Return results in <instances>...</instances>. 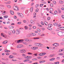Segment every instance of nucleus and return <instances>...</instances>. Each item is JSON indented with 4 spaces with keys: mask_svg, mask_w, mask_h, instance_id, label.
Instances as JSON below:
<instances>
[{
    "mask_svg": "<svg viewBox=\"0 0 64 64\" xmlns=\"http://www.w3.org/2000/svg\"><path fill=\"white\" fill-rule=\"evenodd\" d=\"M14 19H16L17 18V17L16 16H14Z\"/></svg>",
    "mask_w": 64,
    "mask_h": 64,
    "instance_id": "0e129e2a",
    "label": "nucleus"
},
{
    "mask_svg": "<svg viewBox=\"0 0 64 64\" xmlns=\"http://www.w3.org/2000/svg\"><path fill=\"white\" fill-rule=\"evenodd\" d=\"M35 46L34 47H32L31 48V49L32 50H35Z\"/></svg>",
    "mask_w": 64,
    "mask_h": 64,
    "instance_id": "dca6fc26",
    "label": "nucleus"
},
{
    "mask_svg": "<svg viewBox=\"0 0 64 64\" xmlns=\"http://www.w3.org/2000/svg\"><path fill=\"white\" fill-rule=\"evenodd\" d=\"M59 46V44L58 43H56V47H57Z\"/></svg>",
    "mask_w": 64,
    "mask_h": 64,
    "instance_id": "5fc2aeb1",
    "label": "nucleus"
},
{
    "mask_svg": "<svg viewBox=\"0 0 64 64\" xmlns=\"http://www.w3.org/2000/svg\"><path fill=\"white\" fill-rule=\"evenodd\" d=\"M58 55H64V54L62 53H59L58 54Z\"/></svg>",
    "mask_w": 64,
    "mask_h": 64,
    "instance_id": "5701e85b",
    "label": "nucleus"
},
{
    "mask_svg": "<svg viewBox=\"0 0 64 64\" xmlns=\"http://www.w3.org/2000/svg\"><path fill=\"white\" fill-rule=\"evenodd\" d=\"M52 45L54 46H55V47H56V43H55L54 44H53Z\"/></svg>",
    "mask_w": 64,
    "mask_h": 64,
    "instance_id": "e433bc0d",
    "label": "nucleus"
},
{
    "mask_svg": "<svg viewBox=\"0 0 64 64\" xmlns=\"http://www.w3.org/2000/svg\"><path fill=\"white\" fill-rule=\"evenodd\" d=\"M23 22L24 23H26V21L25 20H24Z\"/></svg>",
    "mask_w": 64,
    "mask_h": 64,
    "instance_id": "69168bd1",
    "label": "nucleus"
},
{
    "mask_svg": "<svg viewBox=\"0 0 64 64\" xmlns=\"http://www.w3.org/2000/svg\"><path fill=\"white\" fill-rule=\"evenodd\" d=\"M37 30L38 31H39V32H40V29L38 28L37 29Z\"/></svg>",
    "mask_w": 64,
    "mask_h": 64,
    "instance_id": "bf43d9fd",
    "label": "nucleus"
},
{
    "mask_svg": "<svg viewBox=\"0 0 64 64\" xmlns=\"http://www.w3.org/2000/svg\"><path fill=\"white\" fill-rule=\"evenodd\" d=\"M19 51L21 53H24L26 52V50L24 49H22V50H20Z\"/></svg>",
    "mask_w": 64,
    "mask_h": 64,
    "instance_id": "f03ea898",
    "label": "nucleus"
},
{
    "mask_svg": "<svg viewBox=\"0 0 64 64\" xmlns=\"http://www.w3.org/2000/svg\"><path fill=\"white\" fill-rule=\"evenodd\" d=\"M41 24L42 25H44V23H43V22H41Z\"/></svg>",
    "mask_w": 64,
    "mask_h": 64,
    "instance_id": "052dcab7",
    "label": "nucleus"
},
{
    "mask_svg": "<svg viewBox=\"0 0 64 64\" xmlns=\"http://www.w3.org/2000/svg\"><path fill=\"white\" fill-rule=\"evenodd\" d=\"M9 28L10 29H11V28H14V26H9Z\"/></svg>",
    "mask_w": 64,
    "mask_h": 64,
    "instance_id": "6ab92c4d",
    "label": "nucleus"
},
{
    "mask_svg": "<svg viewBox=\"0 0 64 64\" xmlns=\"http://www.w3.org/2000/svg\"><path fill=\"white\" fill-rule=\"evenodd\" d=\"M17 14H18L19 16L20 17H21V18H23V17H24V15L23 14L19 12H18Z\"/></svg>",
    "mask_w": 64,
    "mask_h": 64,
    "instance_id": "7ed1b4c3",
    "label": "nucleus"
},
{
    "mask_svg": "<svg viewBox=\"0 0 64 64\" xmlns=\"http://www.w3.org/2000/svg\"><path fill=\"white\" fill-rule=\"evenodd\" d=\"M63 51H64V50H63V49H60L59 50L58 52H61Z\"/></svg>",
    "mask_w": 64,
    "mask_h": 64,
    "instance_id": "f8f14e48",
    "label": "nucleus"
},
{
    "mask_svg": "<svg viewBox=\"0 0 64 64\" xmlns=\"http://www.w3.org/2000/svg\"><path fill=\"white\" fill-rule=\"evenodd\" d=\"M20 33V30H17L16 31V34H19Z\"/></svg>",
    "mask_w": 64,
    "mask_h": 64,
    "instance_id": "423d86ee",
    "label": "nucleus"
},
{
    "mask_svg": "<svg viewBox=\"0 0 64 64\" xmlns=\"http://www.w3.org/2000/svg\"><path fill=\"white\" fill-rule=\"evenodd\" d=\"M8 35H10L11 34V32H8Z\"/></svg>",
    "mask_w": 64,
    "mask_h": 64,
    "instance_id": "a19ab883",
    "label": "nucleus"
},
{
    "mask_svg": "<svg viewBox=\"0 0 64 64\" xmlns=\"http://www.w3.org/2000/svg\"><path fill=\"white\" fill-rule=\"evenodd\" d=\"M7 42H6V41H4V42H2L3 44H6Z\"/></svg>",
    "mask_w": 64,
    "mask_h": 64,
    "instance_id": "cd10ccee",
    "label": "nucleus"
},
{
    "mask_svg": "<svg viewBox=\"0 0 64 64\" xmlns=\"http://www.w3.org/2000/svg\"><path fill=\"white\" fill-rule=\"evenodd\" d=\"M8 16H4V17L5 18H7V17H8Z\"/></svg>",
    "mask_w": 64,
    "mask_h": 64,
    "instance_id": "4d7b16f0",
    "label": "nucleus"
},
{
    "mask_svg": "<svg viewBox=\"0 0 64 64\" xmlns=\"http://www.w3.org/2000/svg\"><path fill=\"white\" fill-rule=\"evenodd\" d=\"M62 32H59L57 33V34L59 36H61Z\"/></svg>",
    "mask_w": 64,
    "mask_h": 64,
    "instance_id": "0eeeda50",
    "label": "nucleus"
},
{
    "mask_svg": "<svg viewBox=\"0 0 64 64\" xmlns=\"http://www.w3.org/2000/svg\"><path fill=\"white\" fill-rule=\"evenodd\" d=\"M5 11H4V12H3V10L1 11V13H2V15H5Z\"/></svg>",
    "mask_w": 64,
    "mask_h": 64,
    "instance_id": "6e6552de",
    "label": "nucleus"
},
{
    "mask_svg": "<svg viewBox=\"0 0 64 64\" xmlns=\"http://www.w3.org/2000/svg\"><path fill=\"white\" fill-rule=\"evenodd\" d=\"M55 58H51L50 60V61H53V60H55Z\"/></svg>",
    "mask_w": 64,
    "mask_h": 64,
    "instance_id": "412c9836",
    "label": "nucleus"
},
{
    "mask_svg": "<svg viewBox=\"0 0 64 64\" xmlns=\"http://www.w3.org/2000/svg\"><path fill=\"white\" fill-rule=\"evenodd\" d=\"M50 19V17L49 16H48V20H49Z\"/></svg>",
    "mask_w": 64,
    "mask_h": 64,
    "instance_id": "c03bdc74",
    "label": "nucleus"
},
{
    "mask_svg": "<svg viewBox=\"0 0 64 64\" xmlns=\"http://www.w3.org/2000/svg\"><path fill=\"white\" fill-rule=\"evenodd\" d=\"M30 23H32L33 22V20H31L30 21Z\"/></svg>",
    "mask_w": 64,
    "mask_h": 64,
    "instance_id": "37998d69",
    "label": "nucleus"
},
{
    "mask_svg": "<svg viewBox=\"0 0 64 64\" xmlns=\"http://www.w3.org/2000/svg\"><path fill=\"white\" fill-rule=\"evenodd\" d=\"M38 6H39L38 5V4H37L36 6V8H37V7H38Z\"/></svg>",
    "mask_w": 64,
    "mask_h": 64,
    "instance_id": "6e6d98bb",
    "label": "nucleus"
},
{
    "mask_svg": "<svg viewBox=\"0 0 64 64\" xmlns=\"http://www.w3.org/2000/svg\"><path fill=\"white\" fill-rule=\"evenodd\" d=\"M32 28L34 29H35L36 28V27L35 26H34L32 27Z\"/></svg>",
    "mask_w": 64,
    "mask_h": 64,
    "instance_id": "de8ad7c7",
    "label": "nucleus"
},
{
    "mask_svg": "<svg viewBox=\"0 0 64 64\" xmlns=\"http://www.w3.org/2000/svg\"><path fill=\"white\" fill-rule=\"evenodd\" d=\"M62 0H60V4H62Z\"/></svg>",
    "mask_w": 64,
    "mask_h": 64,
    "instance_id": "338daca9",
    "label": "nucleus"
},
{
    "mask_svg": "<svg viewBox=\"0 0 64 64\" xmlns=\"http://www.w3.org/2000/svg\"><path fill=\"white\" fill-rule=\"evenodd\" d=\"M28 40H29V42H32V40L31 39H29Z\"/></svg>",
    "mask_w": 64,
    "mask_h": 64,
    "instance_id": "680f3d73",
    "label": "nucleus"
},
{
    "mask_svg": "<svg viewBox=\"0 0 64 64\" xmlns=\"http://www.w3.org/2000/svg\"><path fill=\"white\" fill-rule=\"evenodd\" d=\"M35 45H36V46H39V44H38L37 43H36L35 44Z\"/></svg>",
    "mask_w": 64,
    "mask_h": 64,
    "instance_id": "c756f323",
    "label": "nucleus"
},
{
    "mask_svg": "<svg viewBox=\"0 0 64 64\" xmlns=\"http://www.w3.org/2000/svg\"><path fill=\"white\" fill-rule=\"evenodd\" d=\"M51 33L53 35H54L55 34V32H54V31L51 32Z\"/></svg>",
    "mask_w": 64,
    "mask_h": 64,
    "instance_id": "2eb2a0df",
    "label": "nucleus"
},
{
    "mask_svg": "<svg viewBox=\"0 0 64 64\" xmlns=\"http://www.w3.org/2000/svg\"><path fill=\"white\" fill-rule=\"evenodd\" d=\"M55 56V55L54 54H53L52 55H50V57H53L54 56Z\"/></svg>",
    "mask_w": 64,
    "mask_h": 64,
    "instance_id": "2f4dec72",
    "label": "nucleus"
},
{
    "mask_svg": "<svg viewBox=\"0 0 64 64\" xmlns=\"http://www.w3.org/2000/svg\"><path fill=\"white\" fill-rule=\"evenodd\" d=\"M45 62V60L40 61V63H41V62Z\"/></svg>",
    "mask_w": 64,
    "mask_h": 64,
    "instance_id": "c9c22d12",
    "label": "nucleus"
},
{
    "mask_svg": "<svg viewBox=\"0 0 64 64\" xmlns=\"http://www.w3.org/2000/svg\"><path fill=\"white\" fill-rule=\"evenodd\" d=\"M50 6L51 7H53V4H50Z\"/></svg>",
    "mask_w": 64,
    "mask_h": 64,
    "instance_id": "3c124183",
    "label": "nucleus"
},
{
    "mask_svg": "<svg viewBox=\"0 0 64 64\" xmlns=\"http://www.w3.org/2000/svg\"><path fill=\"white\" fill-rule=\"evenodd\" d=\"M23 44H24V45H26V43L25 42H22Z\"/></svg>",
    "mask_w": 64,
    "mask_h": 64,
    "instance_id": "13d9d810",
    "label": "nucleus"
},
{
    "mask_svg": "<svg viewBox=\"0 0 64 64\" xmlns=\"http://www.w3.org/2000/svg\"><path fill=\"white\" fill-rule=\"evenodd\" d=\"M43 5H44V4H40V7H42V6H43Z\"/></svg>",
    "mask_w": 64,
    "mask_h": 64,
    "instance_id": "864d4df0",
    "label": "nucleus"
},
{
    "mask_svg": "<svg viewBox=\"0 0 64 64\" xmlns=\"http://www.w3.org/2000/svg\"><path fill=\"white\" fill-rule=\"evenodd\" d=\"M36 13H34V16L33 18H36Z\"/></svg>",
    "mask_w": 64,
    "mask_h": 64,
    "instance_id": "1a4fd4ad",
    "label": "nucleus"
},
{
    "mask_svg": "<svg viewBox=\"0 0 64 64\" xmlns=\"http://www.w3.org/2000/svg\"><path fill=\"white\" fill-rule=\"evenodd\" d=\"M26 57H28V59H30V58H32V57L30 56H27Z\"/></svg>",
    "mask_w": 64,
    "mask_h": 64,
    "instance_id": "c85d7f7f",
    "label": "nucleus"
},
{
    "mask_svg": "<svg viewBox=\"0 0 64 64\" xmlns=\"http://www.w3.org/2000/svg\"><path fill=\"white\" fill-rule=\"evenodd\" d=\"M26 36L27 37H30V35L29 34H28L26 35Z\"/></svg>",
    "mask_w": 64,
    "mask_h": 64,
    "instance_id": "603ef678",
    "label": "nucleus"
},
{
    "mask_svg": "<svg viewBox=\"0 0 64 64\" xmlns=\"http://www.w3.org/2000/svg\"><path fill=\"white\" fill-rule=\"evenodd\" d=\"M2 35V36L4 38H7V35L4 34L2 33L1 34Z\"/></svg>",
    "mask_w": 64,
    "mask_h": 64,
    "instance_id": "39448f33",
    "label": "nucleus"
},
{
    "mask_svg": "<svg viewBox=\"0 0 64 64\" xmlns=\"http://www.w3.org/2000/svg\"><path fill=\"white\" fill-rule=\"evenodd\" d=\"M48 30H52V28H48Z\"/></svg>",
    "mask_w": 64,
    "mask_h": 64,
    "instance_id": "8fccbe9b",
    "label": "nucleus"
},
{
    "mask_svg": "<svg viewBox=\"0 0 64 64\" xmlns=\"http://www.w3.org/2000/svg\"><path fill=\"white\" fill-rule=\"evenodd\" d=\"M33 10V7H32L31 8H30V12H32Z\"/></svg>",
    "mask_w": 64,
    "mask_h": 64,
    "instance_id": "4468645a",
    "label": "nucleus"
},
{
    "mask_svg": "<svg viewBox=\"0 0 64 64\" xmlns=\"http://www.w3.org/2000/svg\"><path fill=\"white\" fill-rule=\"evenodd\" d=\"M41 55H42V56H43V55H45L46 54V53H41Z\"/></svg>",
    "mask_w": 64,
    "mask_h": 64,
    "instance_id": "b1692460",
    "label": "nucleus"
},
{
    "mask_svg": "<svg viewBox=\"0 0 64 64\" xmlns=\"http://www.w3.org/2000/svg\"><path fill=\"white\" fill-rule=\"evenodd\" d=\"M31 29H32L31 28H28V30H31Z\"/></svg>",
    "mask_w": 64,
    "mask_h": 64,
    "instance_id": "774afa93",
    "label": "nucleus"
},
{
    "mask_svg": "<svg viewBox=\"0 0 64 64\" xmlns=\"http://www.w3.org/2000/svg\"><path fill=\"white\" fill-rule=\"evenodd\" d=\"M24 40L26 42H28V39L27 38H25L24 40H17L16 41L17 43H19L23 42V41H24Z\"/></svg>",
    "mask_w": 64,
    "mask_h": 64,
    "instance_id": "f257e3e1",
    "label": "nucleus"
},
{
    "mask_svg": "<svg viewBox=\"0 0 64 64\" xmlns=\"http://www.w3.org/2000/svg\"><path fill=\"white\" fill-rule=\"evenodd\" d=\"M64 36V32H62V34L61 36Z\"/></svg>",
    "mask_w": 64,
    "mask_h": 64,
    "instance_id": "4be33fe9",
    "label": "nucleus"
},
{
    "mask_svg": "<svg viewBox=\"0 0 64 64\" xmlns=\"http://www.w3.org/2000/svg\"><path fill=\"white\" fill-rule=\"evenodd\" d=\"M32 60H33V61H36L37 60V59L36 58H33L32 59Z\"/></svg>",
    "mask_w": 64,
    "mask_h": 64,
    "instance_id": "ea45409f",
    "label": "nucleus"
},
{
    "mask_svg": "<svg viewBox=\"0 0 64 64\" xmlns=\"http://www.w3.org/2000/svg\"><path fill=\"white\" fill-rule=\"evenodd\" d=\"M38 8H37L36 10V12H38Z\"/></svg>",
    "mask_w": 64,
    "mask_h": 64,
    "instance_id": "09e8293b",
    "label": "nucleus"
},
{
    "mask_svg": "<svg viewBox=\"0 0 64 64\" xmlns=\"http://www.w3.org/2000/svg\"><path fill=\"white\" fill-rule=\"evenodd\" d=\"M61 44L62 45H64V42H62L61 43Z\"/></svg>",
    "mask_w": 64,
    "mask_h": 64,
    "instance_id": "e2e57ef3",
    "label": "nucleus"
},
{
    "mask_svg": "<svg viewBox=\"0 0 64 64\" xmlns=\"http://www.w3.org/2000/svg\"><path fill=\"white\" fill-rule=\"evenodd\" d=\"M24 28L25 30H27V29H28V26H25L24 27Z\"/></svg>",
    "mask_w": 64,
    "mask_h": 64,
    "instance_id": "bb28decb",
    "label": "nucleus"
},
{
    "mask_svg": "<svg viewBox=\"0 0 64 64\" xmlns=\"http://www.w3.org/2000/svg\"><path fill=\"white\" fill-rule=\"evenodd\" d=\"M10 12L12 15H14V12H13V11L10 10Z\"/></svg>",
    "mask_w": 64,
    "mask_h": 64,
    "instance_id": "9b49d317",
    "label": "nucleus"
},
{
    "mask_svg": "<svg viewBox=\"0 0 64 64\" xmlns=\"http://www.w3.org/2000/svg\"><path fill=\"white\" fill-rule=\"evenodd\" d=\"M21 24V22H18L17 23V24H18V25Z\"/></svg>",
    "mask_w": 64,
    "mask_h": 64,
    "instance_id": "79ce46f5",
    "label": "nucleus"
},
{
    "mask_svg": "<svg viewBox=\"0 0 64 64\" xmlns=\"http://www.w3.org/2000/svg\"><path fill=\"white\" fill-rule=\"evenodd\" d=\"M48 26L49 27H51L52 26V25L51 24H48Z\"/></svg>",
    "mask_w": 64,
    "mask_h": 64,
    "instance_id": "a211bd4d",
    "label": "nucleus"
},
{
    "mask_svg": "<svg viewBox=\"0 0 64 64\" xmlns=\"http://www.w3.org/2000/svg\"><path fill=\"white\" fill-rule=\"evenodd\" d=\"M58 25V24H57V23H54V26H56V25Z\"/></svg>",
    "mask_w": 64,
    "mask_h": 64,
    "instance_id": "7c9ffc66",
    "label": "nucleus"
},
{
    "mask_svg": "<svg viewBox=\"0 0 64 64\" xmlns=\"http://www.w3.org/2000/svg\"><path fill=\"white\" fill-rule=\"evenodd\" d=\"M50 11H53V8H50Z\"/></svg>",
    "mask_w": 64,
    "mask_h": 64,
    "instance_id": "393cba45",
    "label": "nucleus"
},
{
    "mask_svg": "<svg viewBox=\"0 0 64 64\" xmlns=\"http://www.w3.org/2000/svg\"><path fill=\"white\" fill-rule=\"evenodd\" d=\"M22 56L23 57H25L26 56V54H23Z\"/></svg>",
    "mask_w": 64,
    "mask_h": 64,
    "instance_id": "58836bf2",
    "label": "nucleus"
},
{
    "mask_svg": "<svg viewBox=\"0 0 64 64\" xmlns=\"http://www.w3.org/2000/svg\"><path fill=\"white\" fill-rule=\"evenodd\" d=\"M23 47V46L22 44H18L16 46L17 48H20Z\"/></svg>",
    "mask_w": 64,
    "mask_h": 64,
    "instance_id": "20e7f679",
    "label": "nucleus"
},
{
    "mask_svg": "<svg viewBox=\"0 0 64 64\" xmlns=\"http://www.w3.org/2000/svg\"><path fill=\"white\" fill-rule=\"evenodd\" d=\"M59 64V62H55V64Z\"/></svg>",
    "mask_w": 64,
    "mask_h": 64,
    "instance_id": "f704fd0d",
    "label": "nucleus"
},
{
    "mask_svg": "<svg viewBox=\"0 0 64 64\" xmlns=\"http://www.w3.org/2000/svg\"><path fill=\"white\" fill-rule=\"evenodd\" d=\"M15 7V8H16V11H18V10H18V6H16Z\"/></svg>",
    "mask_w": 64,
    "mask_h": 64,
    "instance_id": "f3484780",
    "label": "nucleus"
},
{
    "mask_svg": "<svg viewBox=\"0 0 64 64\" xmlns=\"http://www.w3.org/2000/svg\"><path fill=\"white\" fill-rule=\"evenodd\" d=\"M5 3L6 4H10L11 3V2L10 1H9L8 2H5Z\"/></svg>",
    "mask_w": 64,
    "mask_h": 64,
    "instance_id": "9d476101",
    "label": "nucleus"
},
{
    "mask_svg": "<svg viewBox=\"0 0 64 64\" xmlns=\"http://www.w3.org/2000/svg\"><path fill=\"white\" fill-rule=\"evenodd\" d=\"M34 47L35 48H34L35 50H36L37 49H38V47H37L34 46Z\"/></svg>",
    "mask_w": 64,
    "mask_h": 64,
    "instance_id": "a18cd8bd",
    "label": "nucleus"
},
{
    "mask_svg": "<svg viewBox=\"0 0 64 64\" xmlns=\"http://www.w3.org/2000/svg\"><path fill=\"white\" fill-rule=\"evenodd\" d=\"M44 23L46 25H48V22H45Z\"/></svg>",
    "mask_w": 64,
    "mask_h": 64,
    "instance_id": "a878e982",
    "label": "nucleus"
},
{
    "mask_svg": "<svg viewBox=\"0 0 64 64\" xmlns=\"http://www.w3.org/2000/svg\"><path fill=\"white\" fill-rule=\"evenodd\" d=\"M6 7L8 8H11V6L10 5H6Z\"/></svg>",
    "mask_w": 64,
    "mask_h": 64,
    "instance_id": "aec40b11",
    "label": "nucleus"
},
{
    "mask_svg": "<svg viewBox=\"0 0 64 64\" xmlns=\"http://www.w3.org/2000/svg\"><path fill=\"white\" fill-rule=\"evenodd\" d=\"M12 54L13 55H17V54L16 52H13L12 53Z\"/></svg>",
    "mask_w": 64,
    "mask_h": 64,
    "instance_id": "49530a36",
    "label": "nucleus"
},
{
    "mask_svg": "<svg viewBox=\"0 0 64 64\" xmlns=\"http://www.w3.org/2000/svg\"><path fill=\"white\" fill-rule=\"evenodd\" d=\"M43 44H39L38 46H39L40 47H42V46H43Z\"/></svg>",
    "mask_w": 64,
    "mask_h": 64,
    "instance_id": "ddd939ff",
    "label": "nucleus"
},
{
    "mask_svg": "<svg viewBox=\"0 0 64 64\" xmlns=\"http://www.w3.org/2000/svg\"><path fill=\"white\" fill-rule=\"evenodd\" d=\"M15 32H16V31H15V30H14L12 31V33L14 34V33H15Z\"/></svg>",
    "mask_w": 64,
    "mask_h": 64,
    "instance_id": "72a5a7b5",
    "label": "nucleus"
},
{
    "mask_svg": "<svg viewBox=\"0 0 64 64\" xmlns=\"http://www.w3.org/2000/svg\"><path fill=\"white\" fill-rule=\"evenodd\" d=\"M53 2L54 4H56V1H53Z\"/></svg>",
    "mask_w": 64,
    "mask_h": 64,
    "instance_id": "4c0bfd02",
    "label": "nucleus"
},
{
    "mask_svg": "<svg viewBox=\"0 0 64 64\" xmlns=\"http://www.w3.org/2000/svg\"><path fill=\"white\" fill-rule=\"evenodd\" d=\"M9 58H13V56H10Z\"/></svg>",
    "mask_w": 64,
    "mask_h": 64,
    "instance_id": "473e14b6",
    "label": "nucleus"
}]
</instances>
